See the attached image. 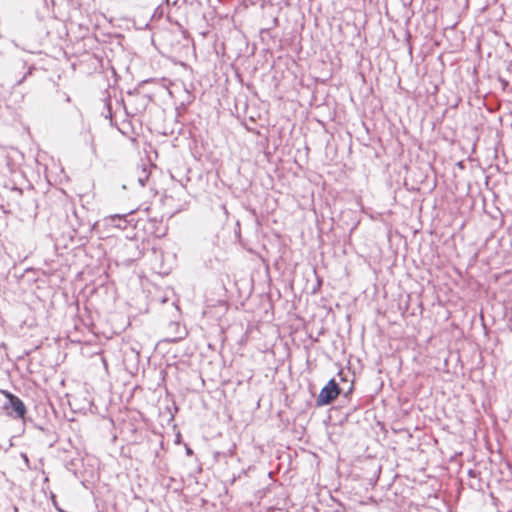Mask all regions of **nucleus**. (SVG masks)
I'll return each instance as SVG.
<instances>
[{
	"label": "nucleus",
	"mask_w": 512,
	"mask_h": 512,
	"mask_svg": "<svg viewBox=\"0 0 512 512\" xmlns=\"http://www.w3.org/2000/svg\"><path fill=\"white\" fill-rule=\"evenodd\" d=\"M2 394L5 397L3 407L7 414L12 415L14 413L18 418L23 417L26 412L23 402L7 391H2Z\"/></svg>",
	"instance_id": "obj_1"
},
{
	"label": "nucleus",
	"mask_w": 512,
	"mask_h": 512,
	"mask_svg": "<svg viewBox=\"0 0 512 512\" xmlns=\"http://www.w3.org/2000/svg\"><path fill=\"white\" fill-rule=\"evenodd\" d=\"M340 393L339 387L334 379H331L320 391L317 397V404L320 406L331 403Z\"/></svg>",
	"instance_id": "obj_2"
}]
</instances>
